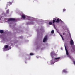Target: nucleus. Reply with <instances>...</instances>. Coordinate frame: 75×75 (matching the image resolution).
Instances as JSON below:
<instances>
[{"mask_svg": "<svg viewBox=\"0 0 75 75\" xmlns=\"http://www.w3.org/2000/svg\"><path fill=\"white\" fill-rule=\"evenodd\" d=\"M59 20H60L61 22H62V23H63V21H62L61 20V19H59Z\"/></svg>", "mask_w": 75, "mask_h": 75, "instance_id": "obj_21", "label": "nucleus"}, {"mask_svg": "<svg viewBox=\"0 0 75 75\" xmlns=\"http://www.w3.org/2000/svg\"><path fill=\"white\" fill-rule=\"evenodd\" d=\"M52 58L53 59H54V61L53 62V60H52L51 61V64H55V62H58L59 61V59H61V57H57L56 58H55V57H54L55 56V55H52V56H51Z\"/></svg>", "mask_w": 75, "mask_h": 75, "instance_id": "obj_1", "label": "nucleus"}, {"mask_svg": "<svg viewBox=\"0 0 75 75\" xmlns=\"http://www.w3.org/2000/svg\"><path fill=\"white\" fill-rule=\"evenodd\" d=\"M65 48L66 50V55H69L68 51V50H67V48H66V46H65Z\"/></svg>", "mask_w": 75, "mask_h": 75, "instance_id": "obj_4", "label": "nucleus"}, {"mask_svg": "<svg viewBox=\"0 0 75 75\" xmlns=\"http://www.w3.org/2000/svg\"><path fill=\"white\" fill-rule=\"evenodd\" d=\"M59 23L60 22V20L58 19H57V20L56 18H54L53 20V23Z\"/></svg>", "mask_w": 75, "mask_h": 75, "instance_id": "obj_2", "label": "nucleus"}, {"mask_svg": "<svg viewBox=\"0 0 75 75\" xmlns=\"http://www.w3.org/2000/svg\"><path fill=\"white\" fill-rule=\"evenodd\" d=\"M54 25L55 28H55V25L54 24Z\"/></svg>", "mask_w": 75, "mask_h": 75, "instance_id": "obj_23", "label": "nucleus"}, {"mask_svg": "<svg viewBox=\"0 0 75 75\" xmlns=\"http://www.w3.org/2000/svg\"><path fill=\"white\" fill-rule=\"evenodd\" d=\"M28 24H34V22H28L27 23Z\"/></svg>", "mask_w": 75, "mask_h": 75, "instance_id": "obj_9", "label": "nucleus"}, {"mask_svg": "<svg viewBox=\"0 0 75 75\" xmlns=\"http://www.w3.org/2000/svg\"><path fill=\"white\" fill-rule=\"evenodd\" d=\"M6 13L7 14H9V9H8L7 10Z\"/></svg>", "mask_w": 75, "mask_h": 75, "instance_id": "obj_14", "label": "nucleus"}, {"mask_svg": "<svg viewBox=\"0 0 75 75\" xmlns=\"http://www.w3.org/2000/svg\"><path fill=\"white\" fill-rule=\"evenodd\" d=\"M73 63L74 64V65H75V60H74L73 61Z\"/></svg>", "mask_w": 75, "mask_h": 75, "instance_id": "obj_19", "label": "nucleus"}, {"mask_svg": "<svg viewBox=\"0 0 75 75\" xmlns=\"http://www.w3.org/2000/svg\"><path fill=\"white\" fill-rule=\"evenodd\" d=\"M4 50H6V49H4Z\"/></svg>", "mask_w": 75, "mask_h": 75, "instance_id": "obj_25", "label": "nucleus"}, {"mask_svg": "<svg viewBox=\"0 0 75 75\" xmlns=\"http://www.w3.org/2000/svg\"><path fill=\"white\" fill-rule=\"evenodd\" d=\"M12 4V2H8L7 6H10V5H11Z\"/></svg>", "mask_w": 75, "mask_h": 75, "instance_id": "obj_7", "label": "nucleus"}, {"mask_svg": "<svg viewBox=\"0 0 75 75\" xmlns=\"http://www.w3.org/2000/svg\"><path fill=\"white\" fill-rule=\"evenodd\" d=\"M0 33H3L4 32H3V30H0Z\"/></svg>", "mask_w": 75, "mask_h": 75, "instance_id": "obj_13", "label": "nucleus"}, {"mask_svg": "<svg viewBox=\"0 0 75 75\" xmlns=\"http://www.w3.org/2000/svg\"><path fill=\"white\" fill-rule=\"evenodd\" d=\"M4 48H8V45H6L4 46Z\"/></svg>", "mask_w": 75, "mask_h": 75, "instance_id": "obj_11", "label": "nucleus"}, {"mask_svg": "<svg viewBox=\"0 0 75 75\" xmlns=\"http://www.w3.org/2000/svg\"><path fill=\"white\" fill-rule=\"evenodd\" d=\"M49 25H52V23L51 22H49Z\"/></svg>", "mask_w": 75, "mask_h": 75, "instance_id": "obj_17", "label": "nucleus"}, {"mask_svg": "<svg viewBox=\"0 0 75 75\" xmlns=\"http://www.w3.org/2000/svg\"><path fill=\"white\" fill-rule=\"evenodd\" d=\"M60 36H61V37H62V40H64V38H63V36H62V35H61L60 34Z\"/></svg>", "mask_w": 75, "mask_h": 75, "instance_id": "obj_16", "label": "nucleus"}, {"mask_svg": "<svg viewBox=\"0 0 75 75\" xmlns=\"http://www.w3.org/2000/svg\"><path fill=\"white\" fill-rule=\"evenodd\" d=\"M66 10L65 9H63V11L64 12V11H65Z\"/></svg>", "mask_w": 75, "mask_h": 75, "instance_id": "obj_20", "label": "nucleus"}, {"mask_svg": "<svg viewBox=\"0 0 75 75\" xmlns=\"http://www.w3.org/2000/svg\"><path fill=\"white\" fill-rule=\"evenodd\" d=\"M63 35H65V33H63Z\"/></svg>", "mask_w": 75, "mask_h": 75, "instance_id": "obj_24", "label": "nucleus"}, {"mask_svg": "<svg viewBox=\"0 0 75 75\" xmlns=\"http://www.w3.org/2000/svg\"><path fill=\"white\" fill-rule=\"evenodd\" d=\"M69 58H71H71H72V57H71V56H69Z\"/></svg>", "mask_w": 75, "mask_h": 75, "instance_id": "obj_22", "label": "nucleus"}, {"mask_svg": "<svg viewBox=\"0 0 75 75\" xmlns=\"http://www.w3.org/2000/svg\"><path fill=\"white\" fill-rule=\"evenodd\" d=\"M54 54V52L52 51L50 53V55L51 56H52V55H53V54Z\"/></svg>", "mask_w": 75, "mask_h": 75, "instance_id": "obj_10", "label": "nucleus"}, {"mask_svg": "<svg viewBox=\"0 0 75 75\" xmlns=\"http://www.w3.org/2000/svg\"><path fill=\"white\" fill-rule=\"evenodd\" d=\"M22 17L23 19H25V18H26V17H25V16L24 15H22Z\"/></svg>", "mask_w": 75, "mask_h": 75, "instance_id": "obj_8", "label": "nucleus"}, {"mask_svg": "<svg viewBox=\"0 0 75 75\" xmlns=\"http://www.w3.org/2000/svg\"><path fill=\"white\" fill-rule=\"evenodd\" d=\"M30 55L31 56V55H34V53H30Z\"/></svg>", "mask_w": 75, "mask_h": 75, "instance_id": "obj_18", "label": "nucleus"}, {"mask_svg": "<svg viewBox=\"0 0 75 75\" xmlns=\"http://www.w3.org/2000/svg\"><path fill=\"white\" fill-rule=\"evenodd\" d=\"M71 38V40L70 41V43L71 45L72 46L73 45H74V41H73V40L72 39V38Z\"/></svg>", "mask_w": 75, "mask_h": 75, "instance_id": "obj_3", "label": "nucleus"}, {"mask_svg": "<svg viewBox=\"0 0 75 75\" xmlns=\"http://www.w3.org/2000/svg\"><path fill=\"white\" fill-rule=\"evenodd\" d=\"M47 40V36H46L43 39V42H45L46 41V40Z\"/></svg>", "mask_w": 75, "mask_h": 75, "instance_id": "obj_6", "label": "nucleus"}, {"mask_svg": "<svg viewBox=\"0 0 75 75\" xmlns=\"http://www.w3.org/2000/svg\"><path fill=\"white\" fill-rule=\"evenodd\" d=\"M16 19L14 18H11L8 19V21H15Z\"/></svg>", "mask_w": 75, "mask_h": 75, "instance_id": "obj_5", "label": "nucleus"}, {"mask_svg": "<svg viewBox=\"0 0 75 75\" xmlns=\"http://www.w3.org/2000/svg\"><path fill=\"white\" fill-rule=\"evenodd\" d=\"M51 33H52V34H54V30H52L51 32Z\"/></svg>", "mask_w": 75, "mask_h": 75, "instance_id": "obj_15", "label": "nucleus"}, {"mask_svg": "<svg viewBox=\"0 0 75 75\" xmlns=\"http://www.w3.org/2000/svg\"><path fill=\"white\" fill-rule=\"evenodd\" d=\"M63 72H64V73H67V71L64 69L63 70Z\"/></svg>", "mask_w": 75, "mask_h": 75, "instance_id": "obj_12", "label": "nucleus"}, {"mask_svg": "<svg viewBox=\"0 0 75 75\" xmlns=\"http://www.w3.org/2000/svg\"><path fill=\"white\" fill-rule=\"evenodd\" d=\"M6 9H7V8H6Z\"/></svg>", "mask_w": 75, "mask_h": 75, "instance_id": "obj_26", "label": "nucleus"}]
</instances>
